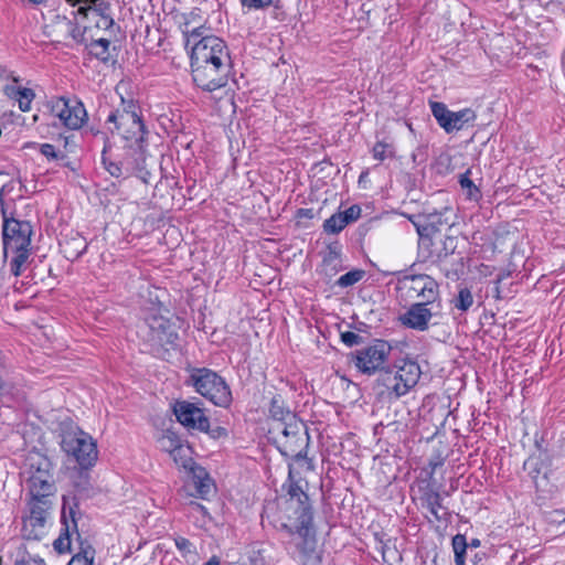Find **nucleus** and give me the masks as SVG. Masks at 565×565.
I'll return each instance as SVG.
<instances>
[{
    "mask_svg": "<svg viewBox=\"0 0 565 565\" xmlns=\"http://www.w3.org/2000/svg\"><path fill=\"white\" fill-rule=\"evenodd\" d=\"M313 524L308 525L307 532L300 531V525L296 526V533L301 537L297 544L300 562L302 565H323V551L317 546V539L313 533Z\"/></svg>",
    "mask_w": 565,
    "mask_h": 565,
    "instance_id": "aec40b11",
    "label": "nucleus"
},
{
    "mask_svg": "<svg viewBox=\"0 0 565 565\" xmlns=\"http://www.w3.org/2000/svg\"><path fill=\"white\" fill-rule=\"evenodd\" d=\"M53 335L54 333L51 328H49L47 326L38 324V342L41 341V337H43L46 342H51Z\"/></svg>",
    "mask_w": 565,
    "mask_h": 565,
    "instance_id": "5fc2aeb1",
    "label": "nucleus"
},
{
    "mask_svg": "<svg viewBox=\"0 0 565 565\" xmlns=\"http://www.w3.org/2000/svg\"><path fill=\"white\" fill-rule=\"evenodd\" d=\"M470 174H471V170L470 169L466 170L463 173H461L459 175L458 182H459L461 189L467 191V195L470 200H477L478 198H480L481 192H480L479 188L471 180Z\"/></svg>",
    "mask_w": 565,
    "mask_h": 565,
    "instance_id": "e433bc0d",
    "label": "nucleus"
},
{
    "mask_svg": "<svg viewBox=\"0 0 565 565\" xmlns=\"http://www.w3.org/2000/svg\"><path fill=\"white\" fill-rule=\"evenodd\" d=\"M73 20L67 19L66 17H61L58 14L55 15V25L53 32L58 29L60 31H65L75 42L81 44L87 43L86 33L92 29L90 25L86 23L87 19L78 18V20L73 17Z\"/></svg>",
    "mask_w": 565,
    "mask_h": 565,
    "instance_id": "b1692460",
    "label": "nucleus"
},
{
    "mask_svg": "<svg viewBox=\"0 0 565 565\" xmlns=\"http://www.w3.org/2000/svg\"><path fill=\"white\" fill-rule=\"evenodd\" d=\"M419 491L422 507L427 509L436 521L445 520L447 511L443 505V498L436 487V482H427L424 486H419Z\"/></svg>",
    "mask_w": 565,
    "mask_h": 565,
    "instance_id": "4be33fe9",
    "label": "nucleus"
},
{
    "mask_svg": "<svg viewBox=\"0 0 565 565\" xmlns=\"http://www.w3.org/2000/svg\"><path fill=\"white\" fill-rule=\"evenodd\" d=\"M456 213L451 207L430 213H419L409 217L419 236V252H424L434 245L433 235L444 228H451L456 224Z\"/></svg>",
    "mask_w": 565,
    "mask_h": 565,
    "instance_id": "6e6552de",
    "label": "nucleus"
},
{
    "mask_svg": "<svg viewBox=\"0 0 565 565\" xmlns=\"http://www.w3.org/2000/svg\"><path fill=\"white\" fill-rule=\"evenodd\" d=\"M441 247L434 249L433 246L424 252H420L424 260L431 263H444L450 255L455 254L457 248V239L454 236H445L441 242Z\"/></svg>",
    "mask_w": 565,
    "mask_h": 565,
    "instance_id": "bb28decb",
    "label": "nucleus"
},
{
    "mask_svg": "<svg viewBox=\"0 0 565 565\" xmlns=\"http://www.w3.org/2000/svg\"><path fill=\"white\" fill-rule=\"evenodd\" d=\"M53 547L58 554L71 552L70 527L66 522L58 537L53 542Z\"/></svg>",
    "mask_w": 565,
    "mask_h": 565,
    "instance_id": "ea45409f",
    "label": "nucleus"
},
{
    "mask_svg": "<svg viewBox=\"0 0 565 565\" xmlns=\"http://www.w3.org/2000/svg\"><path fill=\"white\" fill-rule=\"evenodd\" d=\"M420 375L422 369L416 360L398 359L381 371L376 379V388L380 395L398 399L418 383Z\"/></svg>",
    "mask_w": 565,
    "mask_h": 565,
    "instance_id": "f03ea898",
    "label": "nucleus"
},
{
    "mask_svg": "<svg viewBox=\"0 0 565 565\" xmlns=\"http://www.w3.org/2000/svg\"><path fill=\"white\" fill-rule=\"evenodd\" d=\"M455 565H466L468 542L465 534H456L451 540Z\"/></svg>",
    "mask_w": 565,
    "mask_h": 565,
    "instance_id": "f704fd0d",
    "label": "nucleus"
},
{
    "mask_svg": "<svg viewBox=\"0 0 565 565\" xmlns=\"http://www.w3.org/2000/svg\"><path fill=\"white\" fill-rule=\"evenodd\" d=\"M171 408L177 422L183 427L191 430L207 429V416L198 404L185 399H175Z\"/></svg>",
    "mask_w": 565,
    "mask_h": 565,
    "instance_id": "f3484780",
    "label": "nucleus"
},
{
    "mask_svg": "<svg viewBox=\"0 0 565 565\" xmlns=\"http://www.w3.org/2000/svg\"><path fill=\"white\" fill-rule=\"evenodd\" d=\"M183 34L185 36V47H190V46L192 47V45L195 42H198L200 39L204 38L202 26L194 28L191 31H184Z\"/></svg>",
    "mask_w": 565,
    "mask_h": 565,
    "instance_id": "3c124183",
    "label": "nucleus"
},
{
    "mask_svg": "<svg viewBox=\"0 0 565 565\" xmlns=\"http://www.w3.org/2000/svg\"><path fill=\"white\" fill-rule=\"evenodd\" d=\"M294 465L288 462V477L282 488L289 495V501L295 504V514L297 525H300V531L307 532L308 525L313 524V510L310 503L309 495L305 492L299 482L295 479Z\"/></svg>",
    "mask_w": 565,
    "mask_h": 565,
    "instance_id": "9d476101",
    "label": "nucleus"
},
{
    "mask_svg": "<svg viewBox=\"0 0 565 565\" xmlns=\"http://www.w3.org/2000/svg\"><path fill=\"white\" fill-rule=\"evenodd\" d=\"M174 544L183 557H185L190 554H196V548H195L194 544L190 540H188L183 536L175 537Z\"/></svg>",
    "mask_w": 565,
    "mask_h": 565,
    "instance_id": "c03bdc74",
    "label": "nucleus"
},
{
    "mask_svg": "<svg viewBox=\"0 0 565 565\" xmlns=\"http://www.w3.org/2000/svg\"><path fill=\"white\" fill-rule=\"evenodd\" d=\"M56 463L45 454L38 452V503H47L49 497H54L57 489L55 484Z\"/></svg>",
    "mask_w": 565,
    "mask_h": 565,
    "instance_id": "a211bd4d",
    "label": "nucleus"
},
{
    "mask_svg": "<svg viewBox=\"0 0 565 565\" xmlns=\"http://www.w3.org/2000/svg\"><path fill=\"white\" fill-rule=\"evenodd\" d=\"M409 298L418 299L417 302L426 305H437V309H441V296L438 282L428 275H411L405 276L402 280Z\"/></svg>",
    "mask_w": 565,
    "mask_h": 565,
    "instance_id": "ddd939ff",
    "label": "nucleus"
},
{
    "mask_svg": "<svg viewBox=\"0 0 565 565\" xmlns=\"http://www.w3.org/2000/svg\"><path fill=\"white\" fill-rule=\"evenodd\" d=\"M542 461L540 458L531 457L524 462V469L529 470V475L535 481L541 473Z\"/></svg>",
    "mask_w": 565,
    "mask_h": 565,
    "instance_id": "de8ad7c7",
    "label": "nucleus"
},
{
    "mask_svg": "<svg viewBox=\"0 0 565 565\" xmlns=\"http://www.w3.org/2000/svg\"><path fill=\"white\" fill-rule=\"evenodd\" d=\"M113 145L108 136L104 135V148L102 151V162L105 170L114 178H128L132 175L136 168L141 161H145L147 148L126 147L124 143V152L111 156Z\"/></svg>",
    "mask_w": 565,
    "mask_h": 565,
    "instance_id": "0eeeda50",
    "label": "nucleus"
},
{
    "mask_svg": "<svg viewBox=\"0 0 565 565\" xmlns=\"http://www.w3.org/2000/svg\"><path fill=\"white\" fill-rule=\"evenodd\" d=\"M463 274V258L460 257L459 260H458V264H457V267L452 270V273H450V270H447L446 271V276L448 278H458L459 275Z\"/></svg>",
    "mask_w": 565,
    "mask_h": 565,
    "instance_id": "6e6d98bb",
    "label": "nucleus"
},
{
    "mask_svg": "<svg viewBox=\"0 0 565 565\" xmlns=\"http://www.w3.org/2000/svg\"><path fill=\"white\" fill-rule=\"evenodd\" d=\"M441 309H437V305H426L425 302H413L398 317L399 323L411 330L425 332L429 330L436 322H431L434 318L440 317Z\"/></svg>",
    "mask_w": 565,
    "mask_h": 565,
    "instance_id": "2eb2a0df",
    "label": "nucleus"
},
{
    "mask_svg": "<svg viewBox=\"0 0 565 565\" xmlns=\"http://www.w3.org/2000/svg\"><path fill=\"white\" fill-rule=\"evenodd\" d=\"M328 254L323 257V266L328 267L331 266L334 262L339 260L340 252L338 249V246H329Z\"/></svg>",
    "mask_w": 565,
    "mask_h": 565,
    "instance_id": "864d4df0",
    "label": "nucleus"
},
{
    "mask_svg": "<svg viewBox=\"0 0 565 565\" xmlns=\"http://www.w3.org/2000/svg\"><path fill=\"white\" fill-rule=\"evenodd\" d=\"M503 277L502 276H498V278L495 279L494 284H495V287H494V291H495V297L499 299L500 298V284L502 281Z\"/></svg>",
    "mask_w": 565,
    "mask_h": 565,
    "instance_id": "052dcab7",
    "label": "nucleus"
},
{
    "mask_svg": "<svg viewBox=\"0 0 565 565\" xmlns=\"http://www.w3.org/2000/svg\"><path fill=\"white\" fill-rule=\"evenodd\" d=\"M30 483V501H29V511L30 514L25 518H23V526H22V533L23 537L25 539V543H23L21 546L18 547L15 552V564L17 565H32L35 559L32 555V553L29 551L28 545H32L33 539L35 537V505L33 504V492H32V482L31 480L28 481Z\"/></svg>",
    "mask_w": 565,
    "mask_h": 565,
    "instance_id": "6ab92c4d",
    "label": "nucleus"
},
{
    "mask_svg": "<svg viewBox=\"0 0 565 565\" xmlns=\"http://www.w3.org/2000/svg\"><path fill=\"white\" fill-rule=\"evenodd\" d=\"M90 18H98V20L95 23V26L97 29L108 30L115 23L111 17V6L108 1L106 10H104L103 12H94V14H90Z\"/></svg>",
    "mask_w": 565,
    "mask_h": 565,
    "instance_id": "79ce46f5",
    "label": "nucleus"
},
{
    "mask_svg": "<svg viewBox=\"0 0 565 565\" xmlns=\"http://www.w3.org/2000/svg\"><path fill=\"white\" fill-rule=\"evenodd\" d=\"M86 49L88 50V53L90 56L95 57L103 64H108L110 62H115L109 53V46L110 41L104 38L94 40L92 38V41L89 43H86Z\"/></svg>",
    "mask_w": 565,
    "mask_h": 565,
    "instance_id": "c756f323",
    "label": "nucleus"
},
{
    "mask_svg": "<svg viewBox=\"0 0 565 565\" xmlns=\"http://www.w3.org/2000/svg\"><path fill=\"white\" fill-rule=\"evenodd\" d=\"M340 337H341V341L347 347H350V348L354 347V345H359L363 342V338L360 334L352 332V331L341 332Z\"/></svg>",
    "mask_w": 565,
    "mask_h": 565,
    "instance_id": "8fccbe9b",
    "label": "nucleus"
},
{
    "mask_svg": "<svg viewBox=\"0 0 565 565\" xmlns=\"http://www.w3.org/2000/svg\"><path fill=\"white\" fill-rule=\"evenodd\" d=\"M108 132L119 136L126 147L147 148L149 131L145 125L141 108L135 99L120 97V106L107 116Z\"/></svg>",
    "mask_w": 565,
    "mask_h": 565,
    "instance_id": "f257e3e1",
    "label": "nucleus"
},
{
    "mask_svg": "<svg viewBox=\"0 0 565 565\" xmlns=\"http://www.w3.org/2000/svg\"><path fill=\"white\" fill-rule=\"evenodd\" d=\"M365 275V271L363 269H353L344 275L340 276V278L337 280V286L341 288H347L350 286L355 285L359 282Z\"/></svg>",
    "mask_w": 565,
    "mask_h": 565,
    "instance_id": "37998d69",
    "label": "nucleus"
},
{
    "mask_svg": "<svg viewBox=\"0 0 565 565\" xmlns=\"http://www.w3.org/2000/svg\"><path fill=\"white\" fill-rule=\"evenodd\" d=\"M232 66L191 63L192 78L203 90L214 92L227 84Z\"/></svg>",
    "mask_w": 565,
    "mask_h": 565,
    "instance_id": "dca6fc26",
    "label": "nucleus"
},
{
    "mask_svg": "<svg viewBox=\"0 0 565 565\" xmlns=\"http://www.w3.org/2000/svg\"><path fill=\"white\" fill-rule=\"evenodd\" d=\"M268 414L273 420L279 423V428L284 427L288 422L299 420L280 394H275L270 398Z\"/></svg>",
    "mask_w": 565,
    "mask_h": 565,
    "instance_id": "a878e982",
    "label": "nucleus"
},
{
    "mask_svg": "<svg viewBox=\"0 0 565 565\" xmlns=\"http://www.w3.org/2000/svg\"><path fill=\"white\" fill-rule=\"evenodd\" d=\"M298 214H299L300 216L311 217V215H312V211H311V210H309V209H300V210L298 211Z\"/></svg>",
    "mask_w": 565,
    "mask_h": 565,
    "instance_id": "e2e57ef3",
    "label": "nucleus"
},
{
    "mask_svg": "<svg viewBox=\"0 0 565 565\" xmlns=\"http://www.w3.org/2000/svg\"><path fill=\"white\" fill-rule=\"evenodd\" d=\"M178 340L179 333L173 323H170V328H166L163 332H159L157 335L149 338V341L153 342L154 354L163 360H167L170 355V349L175 350L178 348Z\"/></svg>",
    "mask_w": 565,
    "mask_h": 565,
    "instance_id": "393cba45",
    "label": "nucleus"
},
{
    "mask_svg": "<svg viewBox=\"0 0 565 565\" xmlns=\"http://www.w3.org/2000/svg\"><path fill=\"white\" fill-rule=\"evenodd\" d=\"M273 444L285 458L299 462L303 460L308 470H313V460L308 458L310 436L301 420L288 422L280 428V434L273 437Z\"/></svg>",
    "mask_w": 565,
    "mask_h": 565,
    "instance_id": "7ed1b4c3",
    "label": "nucleus"
},
{
    "mask_svg": "<svg viewBox=\"0 0 565 565\" xmlns=\"http://www.w3.org/2000/svg\"><path fill=\"white\" fill-rule=\"evenodd\" d=\"M32 233L33 227L30 222L7 218L3 222V253L4 257H7L9 253L15 255L12 259V266L13 273L17 276L20 274L22 265L29 257Z\"/></svg>",
    "mask_w": 565,
    "mask_h": 565,
    "instance_id": "39448f33",
    "label": "nucleus"
},
{
    "mask_svg": "<svg viewBox=\"0 0 565 565\" xmlns=\"http://www.w3.org/2000/svg\"><path fill=\"white\" fill-rule=\"evenodd\" d=\"M90 131H92V134H93L94 136L102 135V138H103V139H104V135H105V136H108L106 132H102V131H99V130H95V129H93V128H90Z\"/></svg>",
    "mask_w": 565,
    "mask_h": 565,
    "instance_id": "338daca9",
    "label": "nucleus"
},
{
    "mask_svg": "<svg viewBox=\"0 0 565 565\" xmlns=\"http://www.w3.org/2000/svg\"><path fill=\"white\" fill-rule=\"evenodd\" d=\"M60 246L65 258L74 262L87 250L88 244L83 236L75 235L70 238H65L60 243Z\"/></svg>",
    "mask_w": 565,
    "mask_h": 565,
    "instance_id": "c85d7f7f",
    "label": "nucleus"
},
{
    "mask_svg": "<svg viewBox=\"0 0 565 565\" xmlns=\"http://www.w3.org/2000/svg\"><path fill=\"white\" fill-rule=\"evenodd\" d=\"M66 108V99L64 97L53 96L51 98H46L42 103V111L43 115H51L55 119L58 118V113L63 111Z\"/></svg>",
    "mask_w": 565,
    "mask_h": 565,
    "instance_id": "c9c22d12",
    "label": "nucleus"
},
{
    "mask_svg": "<svg viewBox=\"0 0 565 565\" xmlns=\"http://www.w3.org/2000/svg\"><path fill=\"white\" fill-rule=\"evenodd\" d=\"M138 166L139 167L136 168V170H135V172L132 174H135L143 183L148 184L150 182V179H151V172L146 167V160L141 161L140 164H138Z\"/></svg>",
    "mask_w": 565,
    "mask_h": 565,
    "instance_id": "603ef678",
    "label": "nucleus"
},
{
    "mask_svg": "<svg viewBox=\"0 0 565 565\" xmlns=\"http://www.w3.org/2000/svg\"><path fill=\"white\" fill-rule=\"evenodd\" d=\"M450 303L454 309L460 312H467L473 306V295L468 287H460L458 294L451 299Z\"/></svg>",
    "mask_w": 565,
    "mask_h": 565,
    "instance_id": "473e14b6",
    "label": "nucleus"
},
{
    "mask_svg": "<svg viewBox=\"0 0 565 565\" xmlns=\"http://www.w3.org/2000/svg\"><path fill=\"white\" fill-rule=\"evenodd\" d=\"M198 431L205 433L210 436L212 439H223L228 436V431L225 427L222 426H214L211 427L210 418L207 417V429H198Z\"/></svg>",
    "mask_w": 565,
    "mask_h": 565,
    "instance_id": "a18cd8bd",
    "label": "nucleus"
},
{
    "mask_svg": "<svg viewBox=\"0 0 565 565\" xmlns=\"http://www.w3.org/2000/svg\"><path fill=\"white\" fill-rule=\"evenodd\" d=\"M239 2L247 10H264L269 8L274 0H239Z\"/></svg>",
    "mask_w": 565,
    "mask_h": 565,
    "instance_id": "49530a36",
    "label": "nucleus"
},
{
    "mask_svg": "<svg viewBox=\"0 0 565 565\" xmlns=\"http://www.w3.org/2000/svg\"><path fill=\"white\" fill-rule=\"evenodd\" d=\"M481 545V542L479 539H472L469 543H468V547H473V548H477Z\"/></svg>",
    "mask_w": 565,
    "mask_h": 565,
    "instance_id": "0e129e2a",
    "label": "nucleus"
},
{
    "mask_svg": "<svg viewBox=\"0 0 565 565\" xmlns=\"http://www.w3.org/2000/svg\"><path fill=\"white\" fill-rule=\"evenodd\" d=\"M191 505H192V509L194 511L200 512L203 516H209L210 518V513H209L207 509L203 504H201L199 502H192Z\"/></svg>",
    "mask_w": 565,
    "mask_h": 565,
    "instance_id": "4d7b16f0",
    "label": "nucleus"
},
{
    "mask_svg": "<svg viewBox=\"0 0 565 565\" xmlns=\"http://www.w3.org/2000/svg\"><path fill=\"white\" fill-rule=\"evenodd\" d=\"M186 384L192 385L196 393L218 407H228L232 403L233 397L228 384L211 369H192Z\"/></svg>",
    "mask_w": 565,
    "mask_h": 565,
    "instance_id": "20e7f679",
    "label": "nucleus"
},
{
    "mask_svg": "<svg viewBox=\"0 0 565 565\" xmlns=\"http://www.w3.org/2000/svg\"><path fill=\"white\" fill-rule=\"evenodd\" d=\"M95 550L90 545L81 546V551L76 553L67 565H93Z\"/></svg>",
    "mask_w": 565,
    "mask_h": 565,
    "instance_id": "4c0bfd02",
    "label": "nucleus"
},
{
    "mask_svg": "<svg viewBox=\"0 0 565 565\" xmlns=\"http://www.w3.org/2000/svg\"><path fill=\"white\" fill-rule=\"evenodd\" d=\"M60 444L62 450L67 456L73 457L82 470H88L96 463L98 458L97 445L89 434L78 427L64 429Z\"/></svg>",
    "mask_w": 565,
    "mask_h": 565,
    "instance_id": "423d86ee",
    "label": "nucleus"
},
{
    "mask_svg": "<svg viewBox=\"0 0 565 565\" xmlns=\"http://www.w3.org/2000/svg\"><path fill=\"white\" fill-rule=\"evenodd\" d=\"M145 323L149 328V338H152L157 333L163 332L166 328H170L171 321L162 315L153 312L145 318Z\"/></svg>",
    "mask_w": 565,
    "mask_h": 565,
    "instance_id": "72a5a7b5",
    "label": "nucleus"
},
{
    "mask_svg": "<svg viewBox=\"0 0 565 565\" xmlns=\"http://www.w3.org/2000/svg\"><path fill=\"white\" fill-rule=\"evenodd\" d=\"M423 473L426 475V479L423 480V483H427V482H435L434 480V475H435V471H433L431 469H428V468H424L422 470Z\"/></svg>",
    "mask_w": 565,
    "mask_h": 565,
    "instance_id": "13d9d810",
    "label": "nucleus"
},
{
    "mask_svg": "<svg viewBox=\"0 0 565 565\" xmlns=\"http://www.w3.org/2000/svg\"><path fill=\"white\" fill-rule=\"evenodd\" d=\"M345 226L347 224L340 212L332 214L323 222V231L327 234H339Z\"/></svg>",
    "mask_w": 565,
    "mask_h": 565,
    "instance_id": "58836bf2",
    "label": "nucleus"
},
{
    "mask_svg": "<svg viewBox=\"0 0 565 565\" xmlns=\"http://www.w3.org/2000/svg\"><path fill=\"white\" fill-rule=\"evenodd\" d=\"M444 465L443 459H437L436 461H429L428 469H431L433 471H436L438 467H441Z\"/></svg>",
    "mask_w": 565,
    "mask_h": 565,
    "instance_id": "bf43d9fd",
    "label": "nucleus"
},
{
    "mask_svg": "<svg viewBox=\"0 0 565 565\" xmlns=\"http://www.w3.org/2000/svg\"><path fill=\"white\" fill-rule=\"evenodd\" d=\"M392 351V347L385 340H374L373 343L352 353L355 367L367 375L379 374L385 370V362Z\"/></svg>",
    "mask_w": 565,
    "mask_h": 565,
    "instance_id": "9b49d317",
    "label": "nucleus"
},
{
    "mask_svg": "<svg viewBox=\"0 0 565 565\" xmlns=\"http://www.w3.org/2000/svg\"><path fill=\"white\" fill-rule=\"evenodd\" d=\"M58 126H63L71 130H77L83 127L87 119V111L82 102H75L73 105H70L66 99V108L63 111L58 113ZM55 122V120L53 121ZM60 131H62V127H60Z\"/></svg>",
    "mask_w": 565,
    "mask_h": 565,
    "instance_id": "5701e85b",
    "label": "nucleus"
},
{
    "mask_svg": "<svg viewBox=\"0 0 565 565\" xmlns=\"http://www.w3.org/2000/svg\"><path fill=\"white\" fill-rule=\"evenodd\" d=\"M340 213L344 220V223L348 225L355 222L361 216V207L358 204H353Z\"/></svg>",
    "mask_w": 565,
    "mask_h": 565,
    "instance_id": "09e8293b",
    "label": "nucleus"
},
{
    "mask_svg": "<svg viewBox=\"0 0 565 565\" xmlns=\"http://www.w3.org/2000/svg\"><path fill=\"white\" fill-rule=\"evenodd\" d=\"M7 95L18 102L19 108L22 111H28L31 109V104L33 100V92L29 88H21L17 85H10L6 87Z\"/></svg>",
    "mask_w": 565,
    "mask_h": 565,
    "instance_id": "7c9ffc66",
    "label": "nucleus"
},
{
    "mask_svg": "<svg viewBox=\"0 0 565 565\" xmlns=\"http://www.w3.org/2000/svg\"><path fill=\"white\" fill-rule=\"evenodd\" d=\"M380 543H381V553H382L383 559H385L387 543H384L382 540H380Z\"/></svg>",
    "mask_w": 565,
    "mask_h": 565,
    "instance_id": "69168bd1",
    "label": "nucleus"
},
{
    "mask_svg": "<svg viewBox=\"0 0 565 565\" xmlns=\"http://www.w3.org/2000/svg\"><path fill=\"white\" fill-rule=\"evenodd\" d=\"M43 32H44L47 36H52V35H53V32L49 31L47 25H44V28H43Z\"/></svg>",
    "mask_w": 565,
    "mask_h": 565,
    "instance_id": "774afa93",
    "label": "nucleus"
},
{
    "mask_svg": "<svg viewBox=\"0 0 565 565\" xmlns=\"http://www.w3.org/2000/svg\"><path fill=\"white\" fill-rule=\"evenodd\" d=\"M203 565H221V562L218 559V557L216 556H212L206 563H204Z\"/></svg>",
    "mask_w": 565,
    "mask_h": 565,
    "instance_id": "680f3d73",
    "label": "nucleus"
},
{
    "mask_svg": "<svg viewBox=\"0 0 565 565\" xmlns=\"http://www.w3.org/2000/svg\"><path fill=\"white\" fill-rule=\"evenodd\" d=\"M158 441L160 444V448L173 455L174 460L178 461L177 456L183 451L180 437L175 433L167 430Z\"/></svg>",
    "mask_w": 565,
    "mask_h": 565,
    "instance_id": "2f4dec72",
    "label": "nucleus"
},
{
    "mask_svg": "<svg viewBox=\"0 0 565 565\" xmlns=\"http://www.w3.org/2000/svg\"><path fill=\"white\" fill-rule=\"evenodd\" d=\"M191 63L232 66V58L224 40L215 35H205L191 47Z\"/></svg>",
    "mask_w": 565,
    "mask_h": 565,
    "instance_id": "1a4fd4ad",
    "label": "nucleus"
},
{
    "mask_svg": "<svg viewBox=\"0 0 565 565\" xmlns=\"http://www.w3.org/2000/svg\"><path fill=\"white\" fill-rule=\"evenodd\" d=\"M71 7H77L76 11H73L72 14L77 20L89 19L90 14L94 12H103L107 9V0H65Z\"/></svg>",
    "mask_w": 565,
    "mask_h": 565,
    "instance_id": "cd10ccee",
    "label": "nucleus"
},
{
    "mask_svg": "<svg viewBox=\"0 0 565 565\" xmlns=\"http://www.w3.org/2000/svg\"><path fill=\"white\" fill-rule=\"evenodd\" d=\"M181 465L184 469L190 471L198 497L206 500L215 488L214 481L206 469L194 462L191 458H185Z\"/></svg>",
    "mask_w": 565,
    "mask_h": 565,
    "instance_id": "412c9836",
    "label": "nucleus"
},
{
    "mask_svg": "<svg viewBox=\"0 0 565 565\" xmlns=\"http://www.w3.org/2000/svg\"><path fill=\"white\" fill-rule=\"evenodd\" d=\"M40 136L50 140L49 142L38 143L40 153L49 162H63L67 159L66 149L71 136L60 131V126L56 122L42 125Z\"/></svg>",
    "mask_w": 565,
    "mask_h": 565,
    "instance_id": "f8f14e48",
    "label": "nucleus"
},
{
    "mask_svg": "<svg viewBox=\"0 0 565 565\" xmlns=\"http://www.w3.org/2000/svg\"><path fill=\"white\" fill-rule=\"evenodd\" d=\"M372 153L374 159L384 161L387 158L394 157V146L390 142L377 141L372 149Z\"/></svg>",
    "mask_w": 565,
    "mask_h": 565,
    "instance_id": "a19ab883",
    "label": "nucleus"
},
{
    "mask_svg": "<svg viewBox=\"0 0 565 565\" xmlns=\"http://www.w3.org/2000/svg\"><path fill=\"white\" fill-rule=\"evenodd\" d=\"M429 107L437 124L447 134L461 130L466 124L473 122L477 118L475 110L471 108L451 111L441 102H429Z\"/></svg>",
    "mask_w": 565,
    "mask_h": 565,
    "instance_id": "4468645a",
    "label": "nucleus"
}]
</instances>
